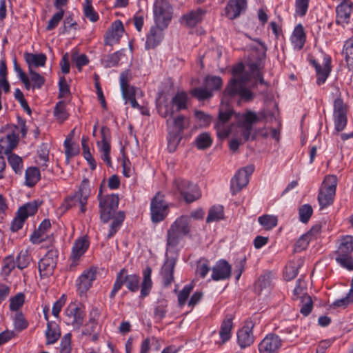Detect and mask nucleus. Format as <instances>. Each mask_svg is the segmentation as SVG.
Instances as JSON below:
<instances>
[{
    "instance_id": "nucleus-48",
    "label": "nucleus",
    "mask_w": 353,
    "mask_h": 353,
    "mask_svg": "<svg viewBox=\"0 0 353 353\" xmlns=\"http://www.w3.org/2000/svg\"><path fill=\"white\" fill-rule=\"evenodd\" d=\"M31 259L30 252L28 250H21L17 257V267L20 270L27 268L30 264Z\"/></svg>"
},
{
    "instance_id": "nucleus-26",
    "label": "nucleus",
    "mask_w": 353,
    "mask_h": 353,
    "mask_svg": "<svg viewBox=\"0 0 353 353\" xmlns=\"http://www.w3.org/2000/svg\"><path fill=\"white\" fill-rule=\"evenodd\" d=\"M96 279V270L90 268L84 270L77 281L78 290L81 293L88 291Z\"/></svg>"
},
{
    "instance_id": "nucleus-40",
    "label": "nucleus",
    "mask_w": 353,
    "mask_h": 353,
    "mask_svg": "<svg viewBox=\"0 0 353 353\" xmlns=\"http://www.w3.org/2000/svg\"><path fill=\"white\" fill-rule=\"evenodd\" d=\"M41 179L39 170L36 167H30L26 170L25 184L26 186L33 187Z\"/></svg>"
},
{
    "instance_id": "nucleus-1",
    "label": "nucleus",
    "mask_w": 353,
    "mask_h": 353,
    "mask_svg": "<svg viewBox=\"0 0 353 353\" xmlns=\"http://www.w3.org/2000/svg\"><path fill=\"white\" fill-rule=\"evenodd\" d=\"M249 72L244 71V65L240 63L232 69L233 78L230 79L223 92V100L229 102L233 98L239 97L241 101H250L254 98L251 90L247 85L252 76L256 82L268 85L264 81L261 69L263 65L259 62H250L248 64Z\"/></svg>"
},
{
    "instance_id": "nucleus-15",
    "label": "nucleus",
    "mask_w": 353,
    "mask_h": 353,
    "mask_svg": "<svg viewBox=\"0 0 353 353\" xmlns=\"http://www.w3.org/2000/svg\"><path fill=\"white\" fill-rule=\"evenodd\" d=\"M84 319L83 312L75 304H70L64 312V321L75 329H79Z\"/></svg>"
},
{
    "instance_id": "nucleus-25",
    "label": "nucleus",
    "mask_w": 353,
    "mask_h": 353,
    "mask_svg": "<svg viewBox=\"0 0 353 353\" xmlns=\"http://www.w3.org/2000/svg\"><path fill=\"white\" fill-rule=\"evenodd\" d=\"M205 12L201 8L191 10L182 16L181 22L189 28H194L203 21Z\"/></svg>"
},
{
    "instance_id": "nucleus-38",
    "label": "nucleus",
    "mask_w": 353,
    "mask_h": 353,
    "mask_svg": "<svg viewBox=\"0 0 353 353\" xmlns=\"http://www.w3.org/2000/svg\"><path fill=\"white\" fill-rule=\"evenodd\" d=\"M101 141L97 142L99 152L101 153L110 152V132L108 128L103 126L101 129Z\"/></svg>"
},
{
    "instance_id": "nucleus-41",
    "label": "nucleus",
    "mask_w": 353,
    "mask_h": 353,
    "mask_svg": "<svg viewBox=\"0 0 353 353\" xmlns=\"http://www.w3.org/2000/svg\"><path fill=\"white\" fill-rule=\"evenodd\" d=\"M259 120L260 118L257 114L252 111H248L245 114L239 117V122L241 128H250L252 129V125Z\"/></svg>"
},
{
    "instance_id": "nucleus-59",
    "label": "nucleus",
    "mask_w": 353,
    "mask_h": 353,
    "mask_svg": "<svg viewBox=\"0 0 353 353\" xmlns=\"http://www.w3.org/2000/svg\"><path fill=\"white\" fill-rule=\"evenodd\" d=\"M313 213L312 208L309 204H305L300 207L299 214L300 221L303 223H307Z\"/></svg>"
},
{
    "instance_id": "nucleus-6",
    "label": "nucleus",
    "mask_w": 353,
    "mask_h": 353,
    "mask_svg": "<svg viewBox=\"0 0 353 353\" xmlns=\"http://www.w3.org/2000/svg\"><path fill=\"white\" fill-rule=\"evenodd\" d=\"M140 277L137 274H128L125 269H122L117 274L113 288L110 294L111 299L114 298L116 294L125 284L127 288L132 292H137L139 289Z\"/></svg>"
},
{
    "instance_id": "nucleus-53",
    "label": "nucleus",
    "mask_w": 353,
    "mask_h": 353,
    "mask_svg": "<svg viewBox=\"0 0 353 353\" xmlns=\"http://www.w3.org/2000/svg\"><path fill=\"white\" fill-rule=\"evenodd\" d=\"M71 60L75 63L79 71L81 70L83 66L86 65L89 63V59L85 54H79L77 51L72 52Z\"/></svg>"
},
{
    "instance_id": "nucleus-8",
    "label": "nucleus",
    "mask_w": 353,
    "mask_h": 353,
    "mask_svg": "<svg viewBox=\"0 0 353 353\" xmlns=\"http://www.w3.org/2000/svg\"><path fill=\"white\" fill-rule=\"evenodd\" d=\"M99 199L101 219L104 223H107L117 213L116 211L119 205V196L114 194L101 196V191H100Z\"/></svg>"
},
{
    "instance_id": "nucleus-16",
    "label": "nucleus",
    "mask_w": 353,
    "mask_h": 353,
    "mask_svg": "<svg viewBox=\"0 0 353 353\" xmlns=\"http://www.w3.org/2000/svg\"><path fill=\"white\" fill-rule=\"evenodd\" d=\"M120 85L122 96L125 103L129 102L133 108L141 109L142 107L139 105L135 99L137 90L134 87L130 85L127 75L124 73L120 76Z\"/></svg>"
},
{
    "instance_id": "nucleus-21",
    "label": "nucleus",
    "mask_w": 353,
    "mask_h": 353,
    "mask_svg": "<svg viewBox=\"0 0 353 353\" xmlns=\"http://www.w3.org/2000/svg\"><path fill=\"white\" fill-rule=\"evenodd\" d=\"M232 268L225 260H219L212 268L211 278L214 281L225 280L230 277Z\"/></svg>"
},
{
    "instance_id": "nucleus-32",
    "label": "nucleus",
    "mask_w": 353,
    "mask_h": 353,
    "mask_svg": "<svg viewBox=\"0 0 353 353\" xmlns=\"http://www.w3.org/2000/svg\"><path fill=\"white\" fill-rule=\"evenodd\" d=\"M305 40L306 35L303 26L301 24L296 25L290 37V41L294 48L298 50H301L304 46Z\"/></svg>"
},
{
    "instance_id": "nucleus-62",
    "label": "nucleus",
    "mask_w": 353,
    "mask_h": 353,
    "mask_svg": "<svg viewBox=\"0 0 353 353\" xmlns=\"http://www.w3.org/2000/svg\"><path fill=\"white\" fill-rule=\"evenodd\" d=\"M63 14L64 10L63 9H60L59 12L53 14L52 18L48 21L46 30L49 31L54 30L63 19Z\"/></svg>"
},
{
    "instance_id": "nucleus-43",
    "label": "nucleus",
    "mask_w": 353,
    "mask_h": 353,
    "mask_svg": "<svg viewBox=\"0 0 353 353\" xmlns=\"http://www.w3.org/2000/svg\"><path fill=\"white\" fill-rule=\"evenodd\" d=\"M342 53L348 68L353 69V38H350L345 42Z\"/></svg>"
},
{
    "instance_id": "nucleus-5",
    "label": "nucleus",
    "mask_w": 353,
    "mask_h": 353,
    "mask_svg": "<svg viewBox=\"0 0 353 353\" xmlns=\"http://www.w3.org/2000/svg\"><path fill=\"white\" fill-rule=\"evenodd\" d=\"M337 183V178L334 175H328L323 180L318 194V201L321 209L332 204Z\"/></svg>"
},
{
    "instance_id": "nucleus-29",
    "label": "nucleus",
    "mask_w": 353,
    "mask_h": 353,
    "mask_svg": "<svg viewBox=\"0 0 353 353\" xmlns=\"http://www.w3.org/2000/svg\"><path fill=\"white\" fill-rule=\"evenodd\" d=\"M175 265L176 259L174 258H168L162 266L163 282L166 287L169 286L174 281L173 273Z\"/></svg>"
},
{
    "instance_id": "nucleus-12",
    "label": "nucleus",
    "mask_w": 353,
    "mask_h": 353,
    "mask_svg": "<svg viewBox=\"0 0 353 353\" xmlns=\"http://www.w3.org/2000/svg\"><path fill=\"white\" fill-rule=\"evenodd\" d=\"M164 195L157 192L151 201V219L154 223L163 221L168 212V203L163 199Z\"/></svg>"
},
{
    "instance_id": "nucleus-7",
    "label": "nucleus",
    "mask_w": 353,
    "mask_h": 353,
    "mask_svg": "<svg viewBox=\"0 0 353 353\" xmlns=\"http://www.w3.org/2000/svg\"><path fill=\"white\" fill-rule=\"evenodd\" d=\"M173 188L186 203H192L201 196V190L196 185L181 178L173 181Z\"/></svg>"
},
{
    "instance_id": "nucleus-39",
    "label": "nucleus",
    "mask_w": 353,
    "mask_h": 353,
    "mask_svg": "<svg viewBox=\"0 0 353 353\" xmlns=\"http://www.w3.org/2000/svg\"><path fill=\"white\" fill-rule=\"evenodd\" d=\"M152 269L150 267H147L143 271V282L141 283V296L145 297L148 296L150 292L152 286V281L151 279Z\"/></svg>"
},
{
    "instance_id": "nucleus-2",
    "label": "nucleus",
    "mask_w": 353,
    "mask_h": 353,
    "mask_svg": "<svg viewBox=\"0 0 353 353\" xmlns=\"http://www.w3.org/2000/svg\"><path fill=\"white\" fill-rule=\"evenodd\" d=\"M90 194L89 188V183L87 179L83 180L79 190L74 194V196L65 199L60 207L57 210V212L60 215L63 214L67 210L70 209L72 206L79 204L81 212H85L86 210L85 205L87 204L88 198Z\"/></svg>"
},
{
    "instance_id": "nucleus-35",
    "label": "nucleus",
    "mask_w": 353,
    "mask_h": 353,
    "mask_svg": "<svg viewBox=\"0 0 353 353\" xmlns=\"http://www.w3.org/2000/svg\"><path fill=\"white\" fill-rule=\"evenodd\" d=\"M17 143V137L14 133L8 134L6 137L0 139V152L9 154Z\"/></svg>"
},
{
    "instance_id": "nucleus-30",
    "label": "nucleus",
    "mask_w": 353,
    "mask_h": 353,
    "mask_svg": "<svg viewBox=\"0 0 353 353\" xmlns=\"http://www.w3.org/2000/svg\"><path fill=\"white\" fill-rule=\"evenodd\" d=\"M233 319L234 316L232 314H227L221 323L219 336L222 343L227 342L231 338Z\"/></svg>"
},
{
    "instance_id": "nucleus-13",
    "label": "nucleus",
    "mask_w": 353,
    "mask_h": 353,
    "mask_svg": "<svg viewBox=\"0 0 353 353\" xmlns=\"http://www.w3.org/2000/svg\"><path fill=\"white\" fill-rule=\"evenodd\" d=\"M254 166L249 165L238 171L231 180V191L232 194L238 193L249 182V177L253 173Z\"/></svg>"
},
{
    "instance_id": "nucleus-45",
    "label": "nucleus",
    "mask_w": 353,
    "mask_h": 353,
    "mask_svg": "<svg viewBox=\"0 0 353 353\" xmlns=\"http://www.w3.org/2000/svg\"><path fill=\"white\" fill-rule=\"evenodd\" d=\"M224 217L223 208L221 205H214L210 208L206 222H216L223 219Z\"/></svg>"
},
{
    "instance_id": "nucleus-57",
    "label": "nucleus",
    "mask_w": 353,
    "mask_h": 353,
    "mask_svg": "<svg viewBox=\"0 0 353 353\" xmlns=\"http://www.w3.org/2000/svg\"><path fill=\"white\" fill-rule=\"evenodd\" d=\"M48 150L46 147L41 148L38 151V155L36 158V163L43 170L48 167Z\"/></svg>"
},
{
    "instance_id": "nucleus-4",
    "label": "nucleus",
    "mask_w": 353,
    "mask_h": 353,
    "mask_svg": "<svg viewBox=\"0 0 353 353\" xmlns=\"http://www.w3.org/2000/svg\"><path fill=\"white\" fill-rule=\"evenodd\" d=\"M353 236H345L339 240V245L336 251V261L343 268L353 270Z\"/></svg>"
},
{
    "instance_id": "nucleus-61",
    "label": "nucleus",
    "mask_w": 353,
    "mask_h": 353,
    "mask_svg": "<svg viewBox=\"0 0 353 353\" xmlns=\"http://www.w3.org/2000/svg\"><path fill=\"white\" fill-rule=\"evenodd\" d=\"M14 325L17 330L21 331L28 327V323L21 312H17L14 317Z\"/></svg>"
},
{
    "instance_id": "nucleus-42",
    "label": "nucleus",
    "mask_w": 353,
    "mask_h": 353,
    "mask_svg": "<svg viewBox=\"0 0 353 353\" xmlns=\"http://www.w3.org/2000/svg\"><path fill=\"white\" fill-rule=\"evenodd\" d=\"M112 221L110 224L109 232L107 234V238H112L119 230L122 223L125 219V213L123 211L117 212L114 217H112Z\"/></svg>"
},
{
    "instance_id": "nucleus-31",
    "label": "nucleus",
    "mask_w": 353,
    "mask_h": 353,
    "mask_svg": "<svg viewBox=\"0 0 353 353\" xmlns=\"http://www.w3.org/2000/svg\"><path fill=\"white\" fill-rule=\"evenodd\" d=\"M51 228L50 220L44 219L39 225L38 229L30 236V241L33 244H39L46 240V233Z\"/></svg>"
},
{
    "instance_id": "nucleus-18",
    "label": "nucleus",
    "mask_w": 353,
    "mask_h": 353,
    "mask_svg": "<svg viewBox=\"0 0 353 353\" xmlns=\"http://www.w3.org/2000/svg\"><path fill=\"white\" fill-rule=\"evenodd\" d=\"M254 323L251 321H246L245 325L237 332V341L241 348L251 345L254 337L252 333Z\"/></svg>"
},
{
    "instance_id": "nucleus-46",
    "label": "nucleus",
    "mask_w": 353,
    "mask_h": 353,
    "mask_svg": "<svg viewBox=\"0 0 353 353\" xmlns=\"http://www.w3.org/2000/svg\"><path fill=\"white\" fill-rule=\"evenodd\" d=\"M194 143L199 150H205L211 146L212 139L209 133L203 132L196 137Z\"/></svg>"
},
{
    "instance_id": "nucleus-54",
    "label": "nucleus",
    "mask_w": 353,
    "mask_h": 353,
    "mask_svg": "<svg viewBox=\"0 0 353 353\" xmlns=\"http://www.w3.org/2000/svg\"><path fill=\"white\" fill-rule=\"evenodd\" d=\"M54 114L57 120L63 122L67 119L68 114L65 110V103L63 101L58 102L54 108Z\"/></svg>"
},
{
    "instance_id": "nucleus-51",
    "label": "nucleus",
    "mask_w": 353,
    "mask_h": 353,
    "mask_svg": "<svg viewBox=\"0 0 353 353\" xmlns=\"http://www.w3.org/2000/svg\"><path fill=\"white\" fill-rule=\"evenodd\" d=\"M258 221L266 230H271L277 225V218L273 215L261 216L259 217Z\"/></svg>"
},
{
    "instance_id": "nucleus-58",
    "label": "nucleus",
    "mask_w": 353,
    "mask_h": 353,
    "mask_svg": "<svg viewBox=\"0 0 353 353\" xmlns=\"http://www.w3.org/2000/svg\"><path fill=\"white\" fill-rule=\"evenodd\" d=\"M299 273V265L294 263H290L286 265L283 276L286 281H290L294 279Z\"/></svg>"
},
{
    "instance_id": "nucleus-56",
    "label": "nucleus",
    "mask_w": 353,
    "mask_h": 353,
    "mask_svg": "<svg viewBox=\"0 0 353 353\" xmlns=\"http://www.w3.org/2000/svg\"><path fill=\"white\" fill-rule=\"evenodd\" d=\"M181 134L169 131L168 136V149L170 152H173L176 150L181 139Z\"/></svg>"
},
{
    "instance_id": "nucleus-22",
    "label": "nucleus",
    "mask_w": 353,
    "mask_h": 353,
    "mask_svg": "<svg viewBox=\"0 0 353 353\" xmlns=\"http://www.w3.org/2000/svg\"><path fill=\"white\" fill-rule=\"evenodd\" d=\"M168 117L166 124L170 132L181 134L184 129L189 126L188 118L182 114Z\"/></svg>"
},
{
    "instance_id": "nucleus-33",
    "label": "nucleus",
    "mask_w": 353,
    "mask_h": 353,
    "mask_svg": "<svg viewBox=\"0 0 353 353\" xmlns=\"http://www.w3.org/2000/svg\"><path fill=\"white\" fill-rule=\"evenodd\" d=\"M183 236L190 234L191 230L190 218L187 215H182L177 218L170 225Z\"/></svg>"
},
{
    "instance_id": "nucleus-55",
    "label": "nucleus",
    "mask_w": 353,
    "mask_h": 353,
    "mask_svg": "<svg viewBox=\"0 0 353 353\" xmlns=\"http://www.w3.org/2000/svg\"><path fill=\"white\" fill-rule=\"evenodd\" d=\"M168 303L166 301H159L154 307V316L157 320L163 319L167 313Z\"/></svg>"
},
{
    "instance_id": "nucleus-20",
    "label": "nucleus",
    "mask_w": 353,
    "mask_h": 353,
    "mask_svg": "<svg viewBox=\"0 0 353 353\" xmlns=\"http://www.w3.org/2000/svg\"><path fill=\"white\" fill-rule=\"evenodd\" d=\"M247 8L246 0H229L225 8V15L233 20L245 12Z\"/></svg>"
},
{
    "instance_id": "nucleus-3",
    "label": "nucleus",
    "mask_w": 353,
    "mask_h": 353,
    "mask_svg": "<svg viewBox=\"0 0 353 353\" xmlns=\"http://www.w3.org/2000/svg\"><path fill=\"white\" fill-rule=\"evenodd\" d=\"M188 101L189 97L187 92H177L170 101H166L158 104V112L162 117H172L174 112L188 109Z\"/></svg>"
},
{
    "instance_id": "nucleus-36",
    "label": "nucleus",
    "mask_w": 353,
    "mask_h": 353,
    "mask_svg": "<svg viewBox=\"0 0 353 353\" xmlns=\"http://www.w3.org/2000/svg\"><path fill=\"white\" fill-rule=\"evenodd\" d=\"M61 336L59 326L56 322L48 321L47 323V330L46 331V336L47 339L46 344L55 343Z\"/></svg>"
},
{
    "instance_id": "nucleus-44",
    "label": "nucleus",
    "mask_w": 353,
    "mask_h": 353,
    "mask_svg": "<svg viewBox=\"0 0 353 353\" xmlns=\"http://www.w3.org/2000/svg\"><path fill=\"white\" fill-rule=\"evenodd\" d=\"M40 205L41 202L34 201L32 202L26 203L23 206L20 207L17 211L27 219L30 216H33L37 212Z\"/></svg>"
},
{
    "instance_id": "nucleus-11",
    "label": "nucleus",
    "mask_w": 353,
    "mask_h": 353,
    "mask_svg": "<svg viewBox=\"0 0 353 353\" xmlns=\"http://www.w3.org/2000/svg\"><path fill=\"white\" fill-rule=\"evenodd\" d=\"M348 107L340 97L334 101L333 120L336 132L343 131L347 123Z\"/></svg>"
},
{
    "instance_id": "nucleus-63",
    "label": "nucleus",
    "mask_w": 353,
    "mask_h": 353,
    "mask_svg": "<svg viewBox=\"0 0 353 353\" xmlns=\"http://www.w3.org/2000/svg\"><path fill=\"white\" fill-rule=\"evenodd\" d=\"M210 270L209 261L205 259H201L196 264V273L201 277L205 278Z\"/></svg>"
},
{
    "instance_id": "nucleus-19",
    "label": "nucleus",
    "mask_w": 353,
    "mask_h": 353,
    "mask_svg": "<svg viewBox=\"0 0 353 353\" xmlns=\"http://www.w3.org/2000/svg\"><path fill=\"white\" fill-rule=\"evenodd\" d=\"M89 245V241L85 236L79 238L74 241L70 255V268H74L78 265L79 260L86 252Z\"/></svg>"
},
{
    "instance_id": "nucleus-14",
    "label": "nucleus",
    "mask_w": 353,
    "mask_h": 353,
    "mask_svg": "<svg viewBox=\"0 0 353 353\" xmlns=\"http://www.w3.org/2000/svg\"><path fill=\"white\" fill-rule=\"evenodd\" d=\"M57 250H50L39 261V270L41 277H48L53 274L57 265Z\"/></svg>"
},
{
    "instance_id": "nucleus-28",
    "label": "nucleus",
    "mask_w": 353,
    "mask_h": 353,
    "mask_svg": "<svg viewBox=\"0 0 353 353\" xmlns=\"http://www.w3.org/2000/svg\"><path fill=\"white\" fill-rule=\"evenodd\" d=\"M163 28L157 24L150 28L146 38L145 48L147 49L154 48L161 43L163 37Z\"/></svg>"
},
{
    "instance_id": "nucleus-37",
    "label": "nucleus",
    "mask_w": 353,
    "mask_h": 353,
    "mask_svg": "<svg viewBox=\"0 0 353 353\" xmlns=\"http://www.w3.org/2000/svg\"><path fill=\"white\" fill-rule=\"evenodd\" d=\"M183 237L177 231L170 227L166 234V250L169 251L177 247Z\"/></svg>"
},
{
    "instance_id": "nucleus-52",
    "label": "nucleus",
    "mask_w": 353,
    "mask_h": 353,
    "mask_svg": "<svg viewBox=\"0 0 353 353\" xmlns=\"http://www.w3.org/2000/svg\"><path fill=\"white\" fill-rule=\"evenodd\" d=\"M312 307L313 302L312 298L307 294L303 295L301 297L300 312L306 316L312 312Z\"/></svg>"
},
{
    "instance_id": "nucleus-47",
    "label": "nucleus",
    "mask_w": 353,
    "mask_h": 353,
    "mask_svg": "<svg viewBox=\"0 0 353 353\" xmlns=\"http://www.w3.org/2000/svg\"><path fill=\"white\" fill-rule=\"evenodd\" d=\"M8 161L16 174H21L22 173L23 159L21 157L14 153H10L8 154Z\"/></svg>"
},
{
    "instance_id": "nucleus-50",
    "label": "nucleus",
    "mask_w": 353,
    "mask_h": 353,
    "mask_svg": "<svg viewBox=\"0 0 353 353\" xmlns=\"http://www.w3.org/2000/svg\"><path fill=\"white\" fill-rule=\"evenodd\" d=\"M28 78L33 85V90L41 89L46 82L44 77L34 70H28Z\"/></svg>"
},
{
    "instance_id": "nucleus-34",
    "label": "nucleus",
    "mask_w": 353,
    "mask_h": 353,
    "mask_svg": "<svg viewBox=\"0 0 353 353\" xmlns=\"http://www.w3.org/2000/svg\"><path fill=\"white\" fill-rule=\"evenodd\" d=\"M24 59L28 65V70L44 66L47 60L46 54L43 53L33 54L26 52L24 53Z\"/></svg>"
},
{
    "instance_id": "nucleus-17",
    "label": "nucleus",
    "mask_w": 353,
    "mask_h": 353,
    "mask_svg": "<svg viewBox=\"0 0 353 353\" xmlns=\"http://www.w3.org/2000/svg\"><path fill=\"white\" fill-rule=\"evenodd\" d=\"M283 344L281 339L275 334H268L259 345L260 353H278Z\"/></svg>"
},
{
    "instance_id": "nucleus-27",
    "label": "nucleus",
    "mask_w": 353,
    "mask_h": 353,
    "mask_svg": "<svg viewBox=\"0 0 353 353\" xmlns=\"http://www.w3.org/2000/svg\"><path fill=\"white\" fill-rule=\"evenodd\" d=\"M316 73V83L320 85L323 84L331 72V59L325 57L323 63L320 65L315 61L313 62Z\"/></svg>"
},
{
    "instance_id": "nucleus-10",
    "label": "nucleus",
    "mask_w": 353,
    "mask_h": 353,
    "mask_svg": "<svg viewBox=\"0 0 353 353\" xmlns=\"http://www.w3.org/2000/svg\"><path fill=\"white\" fill-rule=\"evenodd\" d=\"M234 114L233 110L227 104L222 103L219 108V119L214 128L216 130L217 136L221 139L226 138L230 132V128L226 125L231 117Z\"/></svg>"
},
{
    "instance_id": "nucleus-64",
    "label": "nucleus",
    "mask_w": 353,
    "mask_h": 353,
    "mask_svg": "<svg viewBox=\"0 0 353 353\" xmlns=\"http://www.w3.org/2000/svg\"><path fill=\"white\" fill-rule=\"evenodd\" d=\"M191 94L199 100H205L212 96V93L205 88H196L191 91Z\"/></svg>"
},
{
    "instance_id": "nucleus-23",
    "label": "nucleus",
    "mask_w": 353,
    "mask_h": 353,
    "mask_svg": "<svg viewBox=\"0 0 353 353\" xmlns=\"http://www.w3.org/2000/svg\"><path fill=\"white\" fill-rule=\"evenodd\" d=\"M124 32L123 23L117 20L112 23L111 27L107 32L105 37V44L107 46H113L119 42Z\"/></svg>"
},
{
    "instance_id": "nucleus-60",
    "label": "nucleus",
    "mask_w": 353,
    "mask_h": 353,
    "mask_svg": "<svg viewBox=\"0 0 353 353\" xmlns=\"http://www.w3.org/2000/svg\"><path fill=\"white\" fill-rule=\"evenodd\" d=\"M193 289L192 284L186 285L178 294V302L180 307H182L186 303V301Z\"/></svg>"
},
{
    "instance_id": "nucleus-49",
    "label": "nucleus",
    "mask_w": 353,
    "mask_h": 353,
    "mask_svg": "<svg viewBox=\"0 0 353 353\" xmlns=\"http://www.w3.org/2000/svg\"><path fill=\"white\" fill-rule=\"evenodd\" d=\"M223 84V81L218 76H208L205 79V86L212 93L214 90H219Z\"/></svg>"
},
{
    "instance_id": "nucleus-9",
    "label": "nucleus",
    "mask_w": 353,
    "mask_h": 353,
    "mask_svg": "<svg viewBox=\"0 0 353 353\" xmlns=\"http://www.w3.org/2000/svg\"><path fill=\"white\" fill-rule=\"evenodd\" d=\"M153 12L156 24L166 28L172 17V6L168 0H156Z\"/></svg>"
},
{
    "instance_id": "nucleus-24",
    "label": "nucleus",
    "mask_w": 353,
    "mask_h": 353,
    "mask_svg": "<svg viewBox=\"0 0 353 353\" xmlns=\"http://www.w3.org/2000/svg\"><path fill=\"white\" fill-rule=\"evenodd\" d=\"M353 12V3H339L336 8V23L344 26L350 22Z\"/></svg>"
}]
</instances>
